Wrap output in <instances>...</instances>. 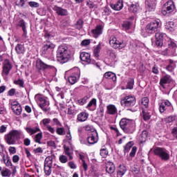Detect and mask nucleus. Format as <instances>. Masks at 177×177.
<instances>
[{
	"label": "nucleus",
	"mask_w": 177,
	"mask_h": 177,
	"mask_svg": "<svg viewBox=\"0 0 177 177\" xmlns=\"http://www.w3.org/2000/svg\"><path fill=\"white\" fill-rule=\"evenodd\" d=\"M71 53V48L70 46L66 44L61 45L58 47L57 50V60L59 63L64 64L70 60Z\"/></svg>",
	"instance_id": "nucleus-1"
},
{
	"label": "nucleus",
	"mask_w": 177,
	"mask_h": 177,
	"mask_svg": "<svg viewBox=\"0 0 177 177\" xmlns=\"http://www.w3.org/2000/svg\"><path fill=\"white\" fill-rule=\"evenodd\" d=\"M120 127L125 133H133L135 131V121L122 118L120 122Z\"/></svg>",
	"instance_id": "nucleus-2"
},
{
	"label": "nucleus",
	"mask_w": 177,
	"mask_h": 177,
	"mask_svg": "<svg viewBox=\"0 0 177 177\" xmlns=\"http://www.w3.org/2000/svg\"><path fill=\"white\" fill-rule=\"evenodd\" d=\"M22 133L20 130H12L5 135L4 139L8 145H16V140L21 138Z\"/></svg>",
	"instance_id": "nucleus-3"
},
{
	"label": "nucleus",
	"mask_w": 177,
	"mask_h": 177,
	"mask_svg": "<svg viewBox=\"0 0 177 177\" xmlns=\"http://www.w3.org/2000/svg\"><path fill=\"white\" fill-rule=\"evenodd\" d=\"M160 27H161L160 20H153L147 25L145 28V31L147 34L143 33V32H142V34L143 37H147V35L154 34V32L158 31V28H160Z\"/></svg>",
	"instance_id": "nucleus-4"
},
{
	"label": "nucleus",
	"mask_w": 177,
	"mask_h": 177,
	"mask_svg": "<svg viewBox=\"0 0 177 177\" xmlns=\"http://www.w3.org/2000/svg\"><path fill=\"white\" fill-rule=\"evenodd\" d=\"M56 158L55 154H51L49 156H47L44 161V173L45 175L49 176L52 174V165L53 164V160Z\"/></svg>",
	"instance_id": "nucleus-5"
},
{
	"label": "nucleus",
	"mask_w": 177,
	"mask_h": 177,
	"mask_svg": "<svg viewBox=\"0 0 177 177\" xmlns=\"http://www.w3.org/2000/svg\"><path fill=\"white\" fill-rule=\"evenodd\" d=\"M175 9V3L172 0H169L163 5L162 13L164 16H169Z\"/></svg>",
	"instance_id": "nucleus-6"
},
{
	"label": "nucleus",
	"mask_w": 177,
	"mask_h": 177,
	"mask_svg": "<svg viewBox=\"0 0 177 177\" xmlns=\"http://www.w3.org/2000/svg\"><path fill=\"white\" fill-rule=\"evenodd\" d=\"M136 104V99L135 98V97L132 95L126 96L120 101L121 106H123V107H126L127 109L133 107V106H135Z\"/></svg>",
	"instance_id": "nucleus-7"
},
{
	"label": "nucleus",
	"mask_w": 177,
	"mask_h": 177,
	"mask_svg": "<svg viewBox=\"0 0 177 177\" xmlns=\"http://www.w3.org/2000/svg\"><path fill=\"white\" fill-rule=\"evenodd\" d=\"M153 153L155 156H158V157H160L163 161H168V160H169V153L168 151L164 148L157 147L153 149Z\"/></svg>",
	"instance_id": "nucleus-8"
},
{
	"label": "nucleus",
	"mask_w": 177,
	"mask_h": 177,
	"mask_svg": "<svg viewBox=\"0 0 177 177\" xmlns=\"http://www.w3.org/2000/svg\"><path fill=\"white\" fill-rule=\"evenodd\" d=\"M109 44L113 49H118L119 50L127 46V44L123 41H119L114 36L110 37Z\"/></svg>",
	"instance_id": "nucleus-9"
},
{
	"label": "nucleus",
	"mask_w": 177,
	"mask_h": 177,
	"mask_svg": "<svg viewBox=\"0 0 177 177\" xmlns=\"http://www.w3.org/2000/svg\"><path fill=\"white\" fill-rule=\"evenodd\" d=\"M11 109L16 115H20L21 114V105L17 101H11L10 102Z\"/></svg>",
	"instance_id": "nucleus-10"
},
{
	"label": "nucleus",
	"mask_w": 177,
	"mask_h": 177,
	"mask_svg": "<svg viewBox=\"0 0 177 177\" xmlns=\"http://www.w3.org/2000/svg\"><path fill=\"white\" fill-rule=\"evenodd\" d=\"M74 70H75L76 72L68 77V82L72 85H74V84L78 81L80 76V68H75Z\"/></svg>",
	"instance_id": "nucleus-11"
},
{
	"label": "nucleus",
	"mask_w": 177,
	"mask_h": 177,
	"mask_svg": "<svg viewBox=\"0 0 177 177\" xmlns=\"http://www.w3.org/2000/svg\"><path fill=\"white\" fill-rule=\"evenodd\" d=\"M99 140V137L97 135V131H94L93 133H91L88 134V137L87 138V142L89 145H95V143H97Z\"/></svg>",
	"instance_id": "nucleus-12"
},
{
	"label": "nucleus",
	"mask_w": 177,
	"mask_h": 177,
	"mask_svg": "<svg viewBox=\"0 0 177 177\" xmlns=\"http://www.w3.org/2000/svg\"><path fill=\"white\" fill-rule=\"evenodd\" d=\"M53 66L50 65H48L45 64L42 60L41 59H37L36 61V68L38 70V71H40V70H46L48 68H53Z\"/></svg>",
	"instance_id": "nucleus-13"
},
{
	"label": "nucleus",
	"mask_w": 177,
	"mask_h": 177,
	"mask_svg": "<svg viewBox=\"0 0 177 177\" xmlns=\"http://www.w3.org/2000/svg\"><path fill=\"white\" fill-rule=\"evenodd\" d=\"M55 44L51 43L50 41L47 42L41 48V53L42 55H46V53H49L50 50L55 49Z\"/></svg>",
	"instance_id": "nucleus-14"
},
{
	"label": "nucleus",
	"mask_w": 177,
	"mask_h": 177,
	"mask_svg": "<svg viewBox=\"0 0 177 177\" xmlns=\"http://www.w3.org/2000/svg\"><path fill=\"white\" fill-rule=\"evenodd\" d=\"M53 10L57 13V15H58V16H68V11L62 7L55 6L53 8Z\"/></svg>",
	"instance_id": "nucleus-15"
},
{
	"label": "nucleus",
	"mask_w": 177,
	"mask_h": 177,
	"mask_svg": "<svg viewBox=\"0 0 177 177\" xmlns=\"http://www.w3.org/2000/svg\"><path fill=\"white\" fill-rule=\"evenodd\" d=\"M80 60L85 62L88 64H93V61L91 59V54L85 52H82L80 54Z\"/></svg>",
	"instance_id": "nucleus-16"
},
{
	"label": "nucleus",
	"mask_w": 177,
	"mask_h": 177,
	"mask_svg": "<svg viewBox=\"0 0 177 177\" xmlns=\"http://www.w3.org/2000/svg\"><path fill=\"white\" fill-rule=\"evenodd\" d=\"M10 70H12V64H10V62H9V59H5L3 67V74L8 75L10 72Z\"/></svg>",
	"instance_id": "nucleus-17"
},
{
	"label": "nucleus",
	"mask_w": 177,
	"mask_h": 177,
	"mask_svg": "<svg viewBox=\"0 0 177 177\" xmlns=\"http://www.w3.org/2000/svg\"><path fill=\"white\" fill-rule=\"evenodd\" d=\"M118 111L117 107L114 104H109L106 106V114H109L110 115H115Z\"/></svg>",
	"instance_id": "nucleus-18"
},
{
	"label": "nucleus",
	"mask_w": 177,
	"mask_h": 177,
	"mask_svg": "<svg viewBox=\"0 0 177 177\" xmlns=\"http://www.w3.org/2000/svg\"><path fill=\"white\" fill-rule=\"evenodd\" d=\"M94 38H97L99 35H102L103 32V26L102 25H98L95 29L92 30Z\"/></svg>",
	"instance_id": "nucleus-19"
},
{
	"label": "nucleus",
	"mask_w": 177,
	"mask_h": 177,
	"mask_svg": "<svg viewBox=\"0 0 177 177\" xmlns=\"http://www.w3.org/2000/svg\"><path fill=\"white\" fill-rule=\"evenodd\" d=\"M169 64L166 66V70L169 73H173L175 68H176V61L169 59Z\"/></svg>",
	"instance_id": "nucleus-20"
},
{
	"label": "nucleus",
	"mask_w": 177,
	"mask_h": 177,
	"mask_svg": "<svg viewBox=\"0 0 177 177\" xmlns=\"http://www.w3.org/2000/svg\"><path fill=\"white\" fill-rule=\"evenodd\" d=\"M171 82H172V77L169 75H166L160 79V85L164 86L165 84H171Z\"/></svg>",
	"instance_id": "nucleus-21"
},
{
	"label": "nucleus",
	"mask_w": 177,
	"mask_h": 177,
	"mask_svg": "<svg viewBox=\"0 0 177 177\" xmlns=\"http://www.w3.org/2000/svg\"><path fill=\"white\" fill-rule=\"evenodd\" d=\"M106 171L107 174L111 175V174H114L115 172V165L112 162H108L106 167Z\"/></svg>",
	"instance_id": "nucleus-22"
},
{
	"label": "nucleus",
	"mask_w": 177,
	"mask_h": 177,
	"mask_svg": "<svg viewBox=\"0 0 177 177\" xmlns=\"http://www.w3.org/2000/svg\"><path fill=\"white\" fill-rule=\"evenodd\" d=\"M17 26L22 28V30L24 32L22 37H24V38H27V28L26 26V21H24V19L19 20Z\"/></svg>",
	"instance_id": "nucleus-23"
},
{
	"label": "nucleus",
	"mask_w": 177,
	"mask_h": 177,
	"mask_svg": "<svg viewBox=\"0 0 177 177\" xmlns=\"http://www.w3.org/2000/svg\"><path fill=\"white\" fill-rule=\"evenodd\" d=\"M110 6L113 10H121L124 8V3L122 0H119L115 3L111 4Z\"/></svg>",
	"instance_id": "nucleus-24"
},
{
	"label": "nucleus",
	"mask_w": 177,
	"mask_h": 177,
	"mask_svg": "<svg viewBox=\"0 0 177 177\" xmlns=\"http://www.w3.org/2000/svg\"><path fill=\"white\" fill-rule=\"evenodd\" d=\"M25 130H26V132H27L28 133H29V135H30V136L37 133V132L41 131V129H40L39 127H26V128H25Z\"/></svg>",
	"instance_id": "nucleus-25"
},
{
	"label": "nucleus",
	"mask_w": 177,
	"mask_h": 177,
	"mask_svg": "<svg viewBox=\"0 0 177 177\" xmlns=\"http://www.w3.org/2000/svg\"><path fill=\"white\" fill-rule=\"evenodd\" d=\"M38 105L43 111H49V101L44 100L43 102L39 103Z\"/></svg>",
	"instance_id": "nucleus-26"
},
{
	"label": "nucleus",
	"mask_w": 177,
	"mask_h": 177,
	"mask_svg": "<svg viewBox=\"0 0 177 177\" xmlns=\"http://www.w3.org/2000/svg\"><path fill=\"white\" fill-rule=\"evenodd\" d=\"M104 78H106L108 80H112V81H113V82H115V81H117V75H115V73H113V72H106L104 74Z\"/></svg>",
	"instance_id": "nucleus-27"
},
{
	"label": "nucleus",
	"mask_w": 177,
	"mask_h": 177,
	"mask_svg": "<svg viewBox=\"0 0 177 177\" xmlns=\"http://www.w3.org/2000/svg\"><path fill=\"white\" fill-rule=\"evenodd\" d=\"M86 109H88V110H90L91 111H94V110H96V99H92L88 102Z\"/></svg>",
	"instance_id": "nucleus-28"
},
{
	"label": "nucleus",
	"mask_w": 177,
	"mask_h": 177,
	"mask_svg": "<svg viewBox=\"0 0 177 177\" xmlns=\"http://www.w3.org/2000/svg\"><path fill=\"white\" fill-rule=\"evenodd\" d=\"M89 115L85 112H82L77 115V121L80 122H84V121H86L88 120V117Z\"/></svg>",
	"instance_id": "nucleus-29"
},
{
	"label": "nucleus",
	"mask_w": 177,
	"mask_h": 177,
	"mask_svg": "<svg viewBox=\"0 0 177 177\" xmlns=\"http://www.w3.org/2000/svg\"><path fill=\"white\" fill-rule=\"evenodd\" d=\"M140 106L142 110H145V109H147V107H149V98L145 97L141 99Z\"/></svg>",
	"instance_id": "nucleus-30"
},
{
	"label": "nucleus",
	"mask_w": 177,
	"mask_h": 177,
	"mask_svg": "<svg viewBox=\"0 0 177 177\" xmlns=\"http://www.w3.org/2000/svg\"><path fill=\"white\" fill-rule=\"evenodd\" d=\"M146 6H147L148 10L149 12H151L154 9V7L156 6V2L154 0H147L145 1Z\"/></svg>",
	"instance_id": "nucleus-31"
},
{
	"label": "nucleus",
	"mask_w": 177,
	"mask_h": 177,
	"mask_svg": "<svg viewBox=\"0 0 177 177\" xmlns=\"http://www.w3.org/2000/svg\"><path fill=\"white\" fill-rule=\"evenodd\" d=\"M165 28L167 31H169V32H172L175 28V23L174 21H168L165 24Z\"/></svg>",
	"instance_id": "nucleus-32"
},
{
	"label": "nucleus",
	"mask_w": 177,
	"mask_h": 177,
	"mask_svg": "<svg viewBox=\"0 0 177 177\" xmlns=\"http://www.w3.org/2000/svg\"><path fill=\"white\" fill-rule=\"evenodd\" d=\"M125 172H127V167L124 165H120L119 166L117 174L119 176L122 177L124 175H125Z\"/></svg>",
	"instance_id": "nucleus-33"
},
{
	"label": "nucleus",
	"mask_w": 177,
	"mask_h": 177,
	"mask_svg": "<svg viewBox=\"0 0 177 177\" xmlns=\"http://www.w3.org/2000/svg\"><path fill=\"white\" fill-rule=\"evenodd\" d=\"M65 154L69 157V160H73V150L70 149L68 146L64 145V147Z\"/></svg>",
	"instance_id": "nucleus-34"
},
{
	"label": "nucleus",
	"mask_w": 177,
	"mask_h": 177,
	"mask_svg": "<svg viewBox=\"0 0 177 177\" xmlns=\"http://www.w3.org/2000/svg\"><path fill=\"white\" fill-rule=\"evenodd\" d=\"M15 50L18 55H21V53H24V46L23 44H18L15 46Z\"/></svg>",
	"instance_id": "nucleus-35"
},
{
	"label": "nucleus",
	"mask_w": 177,
	"mask_h": 177,
	"mask_svg": "<svg viewBox=\"0 0 177 177\" xmlns=\"http://www.w3.org/2000/svg\"><path fill=\"white\" fill-rule=\"evenodd\" d=\"M147 131H143L141 133V135L140 136V140L141 143H145V142H146V140H147Z\"/></svg>",
	"instance_id": "nucleus-36"
},
{
	"label": "nucleus",
	"mask_w": 177,
	"mask_h": 177,
	"mask_svg": "<svg viewBox=\"0 0 177 177\" xmlns=\"http://www.w3.org/2000/svg\"><path fill=\"white\" fill-rule=\"evenodd\" d=\"M35 100L37 103V104H39V103L44 102V100H46V99L41 95L37 94L35 96Z\"/></svg>",
	"instance_id": "nucleus-37"
},
{
	"label": "nucleus",
	"mask_w": 177,
	"mask_h": 177,
	"mask_svg": "<svg viewBox=\"0 0 177 177\" xmlns=\"http://www.w3.org/2000/svg\"><path fill=\"white\" fill-rule=\"evenodd\" d=\"M3 159L4 161V164L6 165V167H12V161H10V158L7 156L5 157V155L3 156Z\"/></svg>",
	"instance_id": "nucleus-38"
},
{
	"label": "nucleus",
	"mask_w": 177,
	"mask_h": 177,
	"mask_svg": "<svg viewBox=\"0 0 177 177\" xmlns=\"http://www.w3.org/2000/svg\"><path fill=\"white\" fill-rule=\"evenodd\" d=\"M142 114H143V118L145 121H148V120H150V118L151 115H150V113L147 111L146 109H142Z\"/></svg>",
	"instance_id": "nucleus-39"
},
{
	"label": "nucleus",
	"mask_w": 177,
	"mask_h": 177,
	"mask_svg": "<svg viewBox=\"0 0 177 177\" xmlns=\"http://www.w3.org/2000/svg\"><path fill=\"white\" fill-rule=\"evenodd\" d=\"M133 146V142H132V141L129 142L124 147V153H128V151H129V150H131V149Z\"/></svg>",
	"instance_id": "nucleus-40"
},
{
	"label": "nucleus",
	"mask_w": 177,
	"mask_h": 177,
	"mask_svg": "<svg viewBox=\"0 0 177 177\" xmlns=\"http://www.w3.org/2000/svg\"><path fill=\"white\" fill-rule=\"evenodd\" d=\"M101 45L100 44H97V46L94 49V56L97 59L99 57V53H100Z\"/></svg>",
	"instance_id": "nucleus-41"
},
{
	"label": "nucleus",
	"mask_w": 177,
	"mask_h": 177,
	"mask_svg": "<svg viewBox=\"0 0 177 177\" xmlns=\"http://www.w3.org/2000/svg\"><path fill=\"white\" fill-rule=\"evenodd\" d=\"M42 139V133H39L35 135L34 140L36 143H39L41 145V140Z\"/></svg>",
	"instance_id": "nucleus-42"
},
{
	"label": "nucleus",
	"mask_w": 177,
	"mask_h": 177,
	"mask_svg": "<svg viewBox=\"0 0 177 177\" xmlns=\"http://www.w3.org/2000/svg\"><path fill=\"white\" fill-rule=\"evenodd\" d=\"M165 37H167V35L161 32H158L156 33V39L162 40L164 38H165Z\"/></svg>",
	"instance_id": "nucleus-43"
},
{
	"label": "nucleus",
	"mask_w": 177,
	"mask_h": 177,
	"mask_svg": "<svg viewBox=\"0 0 177 177\" xmlns=\"http://www.w3.org/2000/svg\"><path fill=\"white\" fill-rule=\"evenodd\" d=\"M85 130L88 132V135L89 133H93V132H97L95 128L89 124L85 126Z\"/></svg>",
	"instance_id": "nucleus-44"
},
{
	"label": "nucleus",
	"mask_w": 177,
	"mask_h": 177,
	"mask_svg": "<svg viewBox=\"0 0 177 177\" xmlns=\"http://www.w3.org/2000/svg\"><path fill=\"white\" fill-rule=\"evenodd\" d=\"M135 84V80L133 79H130L127 82V88L133 89V85Z\"/></svg>",
	"instance_id": "nucleus-45"
},
{
	"label": "nucleus",
	"mask_w": 177,
	"mask_h": 177,
	"mask_svg": "<svg viewBox=\"0 0 177 177\" xmlns=\"http://www.w3.org/2000/svg\"><path fill=\"white\" fill-rule=\"evenodd\" d=\"M84 24V21L82 19H79L76 21L75 27L77 30H81L82 28V26Z\"/></svg>",
	"instance_id": "nucleus-46"
},
{
	"label": "nucleus",
	"mask_w": 177,
	"mask_h": 177,
	"mask_svg": "<svg viewBox=\"0 0 177 177\" xmlns=\"http://www.w3.org/2000/svg\"><path fill=\"white\" fill-rule=\"evenodd\" d=\"M129 10L133 13H136V12H138V6L133 3L131 4L129 6Z\"/></svg>",
	"instance_id": "nucleus-47"
},
{
	"label": "nucleus",
	"mask_w": 177,
	"mask_h": 177,
	"mask_svg": "<svg viewBox=\"0 0 177 177\" xmlns=\"http://www.w3.org/2000/svg\"><path fill=\"white\" fill-rule=\"evenodd\" d=\"M123 30H125V31L129 30L131 28V22L129 21H124L122 24Z\"/></svg>",
	"instance_id": "nucleus-48"
},
{
	"label": "nucleus",
	"mask_w": 177,
	"mask_h": 177,
	"mask_svg": "<svg viewBox=\"0 0 177 177\" xmlns=\"http://www.w3.org/2000/svg\"><path fill=\"white\" fill-rule=\"evenodd\" d=\"M59 160L60 162H62V164H66V162H67V161H68L67 156H66L64 155L59 156Z\"/></svg>",
	"instance_id": "nucleus-49"
},
{
	"label": "nucleus",
	"mask_w": 177,
	"mask_h": 177,
	"mask_svg": "<svg viewBox=\"0 0 177 177\" xmlns=\"http://www.w3.org/2000/svg\"><path fill=\"white\" fill-rule=\"evenodd\" d=\"M100 154L101 156H102L103 158H104L109 154V151H107L106 149H102L100 150Z\"/></svg>",
	"instance_id": "nucleus-50"
},
{
	"label": "nucleus",
	"mask_w": 177,
	"mask_h": 177,
	"mask_svg": "<svg viewBox=\"0 0 177 177\" xmlns=\"http://www.w3.org/2000/svg\"><path fill=\"white\" fill-rule=\"evenodd\" d=\"M14 84H15V85H19L21 88H24V82L20 79L14 81Z\"/></svg>",
	"instance_id": "nucleus-51"
},
{
	"label": "nucleus",
	"mask_w": 177,
	"mask_h": 177,
	"mask_svg": "<svg viewBox=\"0 0 177 177\" xmlns=\"http://www.w3.org/2000/svg\"><path fill=\"white\" fill-rule=\"evenodd\" d=\"M56 133H57V135H60V136L64 135V128L57 127L56 129Z\"/></svg>",
	"instance_id": "nucleus-52"
},
{
	"label": "nucleus",
	"mask_w": 177,
	"mask_h": 177,
	"mask_svg": "<svg viewBox=\"0 0 177 177\" xmlns=\"http://www.w3.org/2000/svg\"><path fill=\"white\" fill-rule=\"evenodd\" d=\"M86 100H88V97H84L82 99H80L78 100V103L79 104H80V106H84V104H85V103H86Z\"/></svg>",
	"instance_id": "nucleus-53"
},
{
	"label": "nucleus",
	"mask_w": 177,
	"mask_h": 177,
	"mask_svg": "<svg viewBox=\"0 0 177 177\" xmlns=\"http://www.w3.org/2000/svg\"><path fill=\"white\" fill-rule=\"evenodd\" d=\"M169 48L173 49V50H175L176 49V44L172 41H170L168 43Z\"/></svg>",
	"instance_id": "nucleus-54"
},
{
	"label": "nucleus",
	"mask_w": 177,
	"mask_h": 177,
	"mask_svg": "<svg viewBox=\"0 0 177 177\" xmlns=\"http://www.w3.org/2000/svg\"><path fill=\"white\" fill-rule=\"evenodd\" d=\"M29 6H30V8H39V3L35 1H30Z\"/></svg>",
	"instance_id": "nucleus-55"
},
{
	"label": "nucleus",
	"mask_w": 177,
	"mask_h": 177,
	"mask_svg": "<svg viewBox=\"0 0 177 177\" xmlns=\"http://www.w3.org/2000/svg\"><path fill=\"white\" fill-rule=\"evenodd\" d=\"M42 123L44 125V127H46V128H47L48 127H49V125H48V124H50V119H49V118L43 119Z\"/></svg>",
	"instance_id": "nucleus-56"
},
{
	"label": "nucleus",
	"mask_w": 177,
	"mask_h": 177,
	"mask_svg": "<svg viewBox=\"0 0 177 177\" xmlns=\"http://www.w3.org/2000/svg\"><path fill=\"white\" fill-rule=\"evenodd\" d=\"M136 150H138V148H136V147H132V149L129 153L130 157H135V155L136 154Z\"/></svg>",
	"instance_id": "nucleus-57"
},
{
	"label": "nucleus",
	"mask_w": 177,
	"mask_h": 177,
	"mask_svg": "<svg viewBox=\"0 0 177 177\" xmlns=\"http://www.w3.org/2000/svg\"><path fill=\"white\" fill-rule=\"evenodd\" d=\"M165 110H167V106H165V104L162 102L159 105L160 113H164V111H165Z\"/></svg>",
	"instance_id": "nucleus-58"
},
{
	"label": "nucleus",
	"mask_w": 177,
	"mask_h": 177,
	"mask_svg": "<svg viewBox=\"0 0 177 177\" xmlns=\"http://www.w3.org/2000/svg\"><path fill=\"white\" fill-rule=\"evenodd\" d=\"M66 138L68 140H72L73 136H71V131L70 128L68 129V132L66 133Z\"/></svg>",
	"instance_id": "nucleus-59"
},
{
	"label": "nucleus",
	"mask_w": 177,
	"mask_h": 177,
	"mask_svg": "<svg viewBox=\"0 0 177 177\" xmlns=\"http://www.w3.org/2000/svg\"><path fill=\"white\" fill-rule=\"evenodd\" d=\"M91 44V40L89 39H84L81 42L82 46H88Z\"/></svg>",
	"instance_id": "nucleus-60"
},
{
	"label": "nucleus",
	"mask_w": 177,
	"mask_h": 177,
	"mask_svg": "<svg viewBox=\"0 0 177 177\" xmlns=\"http://www.w3.org/2000/svg\"><path fill=\"white\" fill-rule=\"evenodd\" d=\"M53 122L54 125H57V127H62V123H60V122L59 121V120L57 118H54L53 120Z\"/></svg>",
	"instance_id": "nucleus-61"
},
{
	"label": "nucleus",
	"mask_w": 177,
	"mask_h": 177,
	"mask_svg": "<svg viewBox=\"0 0 177 177\" xmlns=\"http://www.w3.org/2000/svg\"><path fill=\"white\" fill-rule=\"evenodd\" d=\"M8 129V127L5 125H1L0 127V133H5L6 132V130Z\"/></svg>",
	"instance_id": "nucleus-62"
},
{
	"label": "nucleus",
	"mask_w": 177,
	"mask_h": 177,
	"mask_svg": "<svg viewBox=\"0 0 177 177\" xmlns=\"http://www.w3.org/2000/svg\"><path fill=\"white\" fill-rule=\"evenodd\" d=\"M104 12L105 15H110V13H111V9H110V7L106 6L104 9Z\"/></svg>",
	"instance_id": "nucleus-63"
},
{
	"label": "nucleus",
	"mask_w": 177,
	"mask_h": 177,
	"mask_svg": "<svg viewBox=\"0 0 177 177\" xmlns=\"http://www.w3.org/2000/svg\"><path fill=\"white\" fill-rule=\"evenodd\" d=\"M176 120V118L175 116H169L167 119L166 121L167 122H172Z\"/></svg>",
	"instance_id": "nucleus-64"
}]
</instances>
